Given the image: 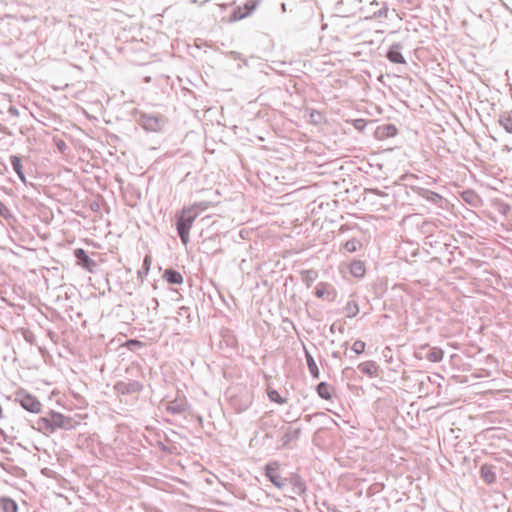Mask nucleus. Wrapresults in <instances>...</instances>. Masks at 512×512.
Wrapping results in <instances>:
<instances>
[{"label":"nucleus","instance_id":"obj_4","mask_svg":"<svg viewBox=\"0 0 512 512\" xmlns=\"http://www.w3.org/2000/svg\"><path fill=\"white\" fill-rule=\"evenodd\" d=\"M138 123L146 131L160 132L166 124V118L162 115L142 113Z\"/></svg>","mask_w":512,"mask_h":512},{"label":"nucleus","instance_id":"obj_13","mask_svg":"<svg viewBox=\"0 0 512 512\" xmlns=\"http://www.w3.org/2000/svg\"><path fill=\"white\" fill-rule=\"evenodd\" d=\"M258 3L254 0H248L243 6H238L232 13L231 18L234 21L244 19L249 16L257 7Z\"/></svg>","mask_w":512,"mask_h":512},{"label":"nucleus","instance_id":"obj_18","mask_svg":"<svg viewBox=\"0 0 512 512\" xmlns=\"http://www.w3.org/2000/svg\"><path fill=\"white\" fill-rule=\"evenodd\" d=\"M315 295L318 298H324L327 295V299L333 300L335 291L332 289L331 285L322 282L316 286Z\"/></svg>","mask_w":512,"mask_h":512},{"label":"nucleus","instance_id":"obj_23","mask_svg":"<svg viewBox=\"0 0 512 512\" xmlns=\"http://www.w3.org/2000/svg\"><path fill=\"white\" fill-rule=\"evenodd\" d=\"M332 390V386L327 382H320L316 387L317 394L324 400H330L332 398Z\"/></svg>","mask_w":512,"mask_h":512},{"label":"nucleus","instance_id":"obj_44","mask_svg":"<svg viewBox=\"0 0 512 512\" xmlns=\"http://www.w3.org/2000/svg\"><path fill=\"white\" fill-rule=\"evenodd\" d=\"M9 113H11L14 116H18V110L13 106L9 108Z\"/></svg>","mask_w":512,"mask_h":512},{"label":"nucleus","instance_id":"obj_5","mask_svg":"<svg viewBox=\"0 0 512 512\" xmlns=\"http://www.w3.org/2000/svg\"><path fill=\"white\" fill-rule=\"evenodd\" d=\"M252 401V393L245 388L240 389L237 394L230 396V404L238 413L247 410L252 404Z\"/></svg>","mask_w":512,"mask_h":512},{"label":"nucleus","instance_id":"obj_35","mask_svg":"<svg viewBox=\"0 0 512 512\" xmlns=\"http://www.w3.org/2000/svg\"><path fill=\"white\" fill-rule=\"evenodd\" d=\"M209 207H210V202L201 201V202H196L193 205L188 206L187 208H193V211H197L199 213V211H204V210L208 209Z\"/></svg>","mask_w":512,"mask_h":512},{"label":"nucleus","instance_id":"obj_43","mask_svg":"<svg viewBox=\"0 0 512 512\" xmlns=\"http://www.w3.org/2000/svg\"><path fill=\"white\" fill-rule=\"evenodd\" d=\"M331 355H332V357H333V358H335V359H339V360H340V359H341V357H342V356H341V353H340L339 351H333Z\"/></svg>","mask_w":512,"mask_h":512},{"label":"nucleus","instance_id":"obj_24","mask_svg":"<svg viewBox=\"0 0 512 512\" xmlns=\"http://www.w3.org/2000/svg\"><path fill=\"white\" fill-rule=\"evenodd\" d=\"M305 357H306V362H307L308 370H309L311 376L314 379H318L319 376H320L319 369L317 367V364H316L314 358L312 357V355L307 350H305Z\"/></svg>","mask_w":512,"mask_h":512},{"label":"nucleus","instance_id":"obj_3","mask_svg":"<svg viewBox=\"0 0 512 512\" xmlns=\"http://www.w3.org/2000/svg\"><path fill=\"white\" fill-rule=\"evenodd\" d=\"M388 6L386 2H378L377 0H362L360 10V18L374 19L387 17Z\"/></svg>","mask_w":512,"mask_h":512},{"label":"nucleus","instance_id":"obj_39","mask_svg":"<svg viewBox=\"0 0 512 512\" xmlns=\"http://www.w3.org/2000/svg\"><path fill=\"white\" fill-rule=\"evenodd\" d=\"M53 141L55 142V144H56V146H57L58 150H59L60 152H64V140H62L61 138H59V137L55 136V137L53 138Z\"/></svg>","mask_w":512,"mask_h":512},{"label":"nucleus","instance_id":"obj_6","mask_svg":"<svg viewBox=\"0 0 512 512\" xmlns=\"http://www.w3.org/2000/svg\"><path fill=\"white\" fill-rule=\"evenodd\" d=\"M15 400L21 405L22 408L31 412L38 413L41 410V403L39 400L33 396L32 394L26 392L25 390H19L16 392Z\"/></svg>","mask_w":512,"mask_h":512},{"label":"nucleus","instance_id":"obj_33","mask_svg":"<svg viewBox=\"0 0 512 512\" xmlns=\"http://www.w3.org/2000/svg\"><path fill=\"white\" fill-rule=\"evenodd\" d=\"M359 247H360V242H359V240H357L355 238L346 241L344 244V249L350 253L357 251V249Z\"/></svg>","mask_w":512,"mask_h":512},{"label":"nucleus","instance_id":"obj_21","mask_svg":"<svg viewBox=\"0 0 512 512\" xmlns=\"http://www.w3.org/2000/svg\"><path fill=\"white\" fill-rule=\"evenodd\" d=\"M163 278L170 284H182L183 276L180 272L174 269H166L163 273Z\"/></svg>","mask_w":512,"mask_h":512},{"label":"nucleus","instance_id":"obj_36","mask_svg":"<svg viewBox=\"0 0 512 512\" xmlns=\"http://www.w3.org/2000/svg\"><path fill=\"white\" fill-rule=\"evenodd\" d=\"M42 473L50 478H54L59 481V478L61 477L60 474H58L56 471H54L52 468L46 467L42 470Z\"/></svg>","mask_w":512,"mask_h":512},{"label":"nucleus","instance_id":"obj_16","mask_svg":"<svg viewBox=\"0 0 512 512\" xmlns=\"http://www.w3.org/2000/svg\"><path fill=\"white\" fill-rule=\"evenodd\" d=\"M358 369L365 375L370 378H374L378 376L379 366L375 361L369 360L362 362L358 365Z\"/></svg>","mask_w":512,"mask_h":512},{"label":"nucleus","instance_id":"obj_20","mask_svg":"<svg viewBox=\"0 0 512 512\" xmlns=\"http://www.w3.org/2000/svg\"><path fill=\"white\" fill-rule=\"evenodd\" d=\"M10 162H11V165H12V168L13 170L15 171V173L18 175V177L20 178V180L23 182V183H26V178H25V174H24V171H23V166H22V159L21 157L17 156V155H11L10 156Z\"/></svg>","mask_w":512,"mask_h":512},{"label":"nucleus","instance_id":"obj_26","mask_svg":"<svg viewBox=\"0 0 512 512\" xmlns=\"http://www.w3.org/2000/svg\"><path fill=\"white\" fill-rule=\"evenodd\" d=\"M350 273L354 277H363L365 274V265L362 261L355 260L350 265Z\"/></svg>","mask_w":512,"mask_h":512},{"label":"nucleus","instance_id":"obj_2","mask_svg":"<svg viewBox=\"0 0 512 512\" xmlns=\"http://www.w3.org/2000/svg\"><path fill=\"white\" fill-rule=\"evenodd\" d=\"M362 0H339L336 5L337 11L340 13L333 19V24L338 27L349 28L346 24L347 18L360 13Z\"/></svg>","mask_w":512,"mask_h":512},{"label":"nucleus","instance_id":"obj_45","mask_svg":"<svg viewBox=\"0 0 512 512\" xmlns=\"http://www.w3.org/2000/svg\"><path fill=\"white\" fill-rule=\"evenodd\" d=\"M128 344L129 345H137V346H141L142 345V343L140 341H138V340H129Z\"/></svg>","mask_w":512,"mask_h":512},{"label":"nucleus","instance_id":"obj_46","mask_svg":"<svg viewBox=\"0 0 512 512\" xmlns=\"http://www.w3.org/2000/svg\"><path fill=\"white\" fill-rule=\"evenodd\" d=\"M2 170H5V171H6V170H7V166H6V164H5L4 162L0 161V172H1Z\"/></svg>","mask_w":512,"mask_h":512},{"label":"nucleus","instance_id":"obj_22","mask_svg":"<svg viewBox=\"0 0 512 512\" xmlns=\"http://www.w3.org/2000/svg\"><path fill=\"white\" fill-rule=\"evenodd\" d=\"M18 505L17 503L9 497H1L0 498V512H17Z\"/></svg>","mask_w":512,"mask_h":512},{"label":"nucleus","instance_id":"obj_42","mask_svg":"<svg viewBox=\"0 0 512 512\" xmlns=\"http://www.w3.org/2000/svg\"><path fill=\"white\" fill-rule=\"evenodd\" d=\"M261 425H262V427H265V426H268V425H272V421H271V422H269V421H268V419H267V417H263V418L261 419Z\"/></svg>","mask_w":512,"mask_h":512},{"label":"nucleus","instance_id":"obj_17","mask_svg":"<svg viewBox=\"0 0 512 512\" xmlns=\"http://www.w3.org/2000/svg\"><path fill=\"white\" fill-rule=\"evenodd\" d=\"M480 476L483 479V481L487 484H494L497 479L494 466L489 464H483L480 467Z\"/></svg>","mask_w":512,"mask_h":512},{"label":"nucleus","instance_id":"obj_11","mask_svg":"<svg viewBox=\"0 0 512 512\" xmlns=\"http://www.w3.org/2000/svg\"><path fill=\"white\" fill-rule=\"evenodd\" d=\"M189 407V403L185 396L176 397L174 400L168 401L166 410L172 415L182 414Z\"/></svg>","mask_w":512,"mask_h":512},{"label":"nucleus","instance_id":"obj_7","mask_svg":"<svg viewBox=\"0 0 512 512\" xmlns=\"http://www.w3.org/2000/svg\"><path fill=\"white\" fill-rule=\"evenodd\" d=\"M265 476L279 489H284L287 485L286 478L280 474V464L277 461H270L265 465Z\"/></svg>","mask_w":512,"mask_h":512},{"label":"nucleus","instance_id":"obj_32","mask_svg":"<svg viewBox=\"0 0 512 512\" xmlns=\"http://www.w3.org/2000/svg\"><path fill=\"white\" fill-rule=\"evenodd\" d=\"M267 394L270 401L272 402H275L277 404H285L287 402V399L280 396V394L274 389H268Z\"/></svg>","mask_w":512,"mask_h":512},{"label":"nucleus","instance_id":"obj_30","mask_svg":"<svg viewBox=\"0 0 512 512\" xmlns=\"http://www.w3.org/2000/svg\"><path fill=\"white\" fill-rule=\"evenodd\" d=\"M317 272L314 270H304L301 272L302 281L309 287L317 278Z\"/></svg>","mask_w":512,"mask_h":512},{"label":"nucleus","instance_id":"obj_37","mask_svg":"<svg viewBox=\"0 0 512 512\" xmlns=\"http://www.w3.org/2000/svg\"><path fill=\"white\" fill-rule=\"evenodd\" d=\"M0 216H1V217H3V218H5V219H8V218H10V217H11V212H10V210H9V209L7 208V206H6L4 203H2L1 201H0Z\"/></svg>","mask_w":512,"mask_h":512},{"label":"nucleus","instance_id":"obj_29","mask_svg":"<svg viewBox=\"0 0 512 512\" xmlns=\"http://www.w3.org/2000/svg\"><path fill=\"white\" fill-rule=\"evenodd\" d=\"M344 311L347 317H355L359 313V306L356 301H348L344 307Z\"/></svg>","mask_w":512,"mask_h":512},{"label":"nucleus","instance_id":"obj_47","mask_svg":"<svg viewBox=\"0 0 512 512\" xmlns=\"http://www.w3.org/2000/svg\"><path fill=\"white\" fill-rule=\"evenodd\" d=\"M342 346L345 348L344 355L347 356L348 355V352H347L348 342H345Z\"/></svg>","mask_w":512,"mask_h":512},{"label":"nucleus","instance_id":"obj_14","mask_svg":"<svg viewBox=\"0 0 512 512\" xmlns=\"http://www.w3.org/2000/svg\"><path fill=\"white\" fill-rule=\"evenodd\" d=\"M403 45L401 43H393L386 53L387 59L395 64H406V60L401 53Z\"/></svg>","mask_w":512,"mask_h":512},{"label":"nucleus","instance_id":"obj_49","mask_svg":"<svg viewBox=\"0 0 512 512\" xmlns=\"http://www.w3.org/2000/svg\"><path fill=\"white\" fill-rule=\"evenodd\" d=\"M330 331H331V332H334V324H333V325H331V327H330Z\"/></svg>","mask_w":512,"mask_h":512},{"label":"nucleus","instance_id":"obj_27","mask_svg":"<svg viewBox=\"0 0 512 512\" xmlns=\"http://www.w3.org/2000/svg\"><path fill=\"white\" fill-rule=\"evenodd\" d=\"M498 123L507 133H512V117L509 114H501Z\"/></svg>","mask_w":512,"mask_h":512},{"label":"nucleus","instance_id":"obj_10","mask_svg":"<svg viewBox=\"0 0 512 512\" xmlns=\"http://www.w3.org/2000/svg\"><path fill=\"white\" fill-rule=\"evenodd\" d=\"M73 255L76 259V264L90 273H94L97 268L95 260L91 259L87 252L82 248L73 250Z\"/></svg>","mask_w":512,"mask_h":512},{"label":"nucleus","instance_id":"obj_9","mask_svg":"<svg viewBox=\"0 0 512 512\" xmlns=\"http://www.w3.org/2000/svg\"><path fill=\"white\" fill-rule=\"evenodd\" d=\"M143 384L137 380L118 381L114 385V390L121 395H132L140 393L143 390Z\"/></svg>","mask_w":512,"mask_h":512},{"label":"nucleus","instance_id":"obj_8","mask_svg":"<svg viewBox=\"0 0 512 512\" xmlns=\"http://www.w3.org/2000/svg\"><path fill=\"white\" fill-rule=\"evenodd\" d=\"M39 429L46 432L53 433L56 428L64 426V415L58 412L51 411L49 417H43L38 421Z\"/></svg>","mask_w":512,"mask_h":512},{"label":"nucleus","instance_id":"obj_28","mask_svg":"<svg viewBox=\"0 0 512 512\" xmlns=\"http://www.w3.org/2000/svg\"><path fill=\"white\" fill-rule=\"evenodd\" d=\"M419 194L421 197L432 203H438L442 200V197L438 193L430 190L421 189V192Z\"/></svg>","mask_w":512,"mask_h":512},{"label":"nucleus","instance_id":"obj_1","mask_svg":"<svg viewBox=\"0 0 512 512\" xmlns=\"http://www.w3.org/2000/svg\"><path fill=\"white\" fill-rule=\"evenodd\" d=\"M197 216V211L187 207H183L181 212L176 214L177 233L184 245H187L190 241L189 232Z\"/></svg>","mask_w":512,"mask_h":512},{"label":"nucleus","instance_id":"obj_25","mask_svg":"<svg viewBox=\"0 0 512 512\" xmlns=\"http://www.w3.org/2000/svg\"><path fill=\"white\" fill-rule=\"evenodd\" d=\"M425 357L430 362H440L444 357V352L441 348L433 347L429 349Z\"/></svg>","mask_w":512,"mask_h":512},{"label":"nucleus","instance_id":"obj_12","mask_svg":"<svg viewBox=\"0 0 512 512\" xmlns=\"http://www.w3.org/2000/svg\"><path fill=\"white\" fill-rule=\"evenodd\" d=\"M287 484L292 486V493L297 496H302L307 490L305 480L298 473H291L289 477H286Z\"/></svg>","mask_w":512,"mask_h":512},{"label":"nucleus","instance_id":"obj_34","mask_svg":"<svg viewBox=\"0 0 512 512\" xmlns=\"http://www.w3.org/2000/svg\"><path fill=\"white\" fill-rule=\"evenodd\" d=\"M366 344L362 340H356L351 349L353 352H355L357 355L362 354L365 351Z\"/></svg>","mask_w":512,"mask_h":512},{"label":"nucleus","instance_id":"obj_48","mask_svg":"<svg viewBox=\"0 0 512 512\" xmlns=\"http://www.w3.org/2000/svg\"><path fill=\"white\" fill-rule=\"evenodd\" d=\"M197 419H198V422H199L200 424H202V422H203L202 417H201V416H198V417H197Z\"/></svg>","mask_w":512,"mask_h":512},{"label":"nucleus","instance_id":"obj_41","mask_svg":"<svg viewBox=\"0 0 512 512\" xmlns=\"http://www.w3.org/2000/svg\"><path fill=\"white\" fill-rule=\"evenodd\" d=\"M149 266H150V259L148 256H146L144 259V263H143V267L146 269V273L149 270Z\"/></svg>","mask_w":512,"mask_h":512},{"label":"nucleus","instance_id":"obj_38","mask_svg":"<svg viewBox=\"0 0 512 512\" xmlns=\"http://www.w3.org/2000/svg\"><path fill=\"white\" fill-rule=\"evenodd\" d=\"M353 126L358 131H363L366 126V121L364 119H355L353 120Z\"/></svg>","mask_w":512,"mask_h":512},{"label":"nucleus","instance_id":"obj_31","mask_svg":"<svg viewBox=\"0 0 512 512\" xmlns=\"http://www.w3.org/2000/svg\"><path fill=\"white\" fill-rule=\"evenodd\" d=\"M462 198L465 202L469 203L470 205L475 206L477 202L479 201L478 195L471 190L464 191L462 193Z\"/></svg>","mask_w":512,"mask_h":512},{"label":"nucleus","instance_id":"obj_40","mask_svg":"<svg viewBox=\"0 0 512 512\" xmlns=\"http://www.w3.org/2000/svg\"><path fill=\"white\" fill-rule=\"evenodd\" d=\"M65 421H66V430L73 428L74 425L77 423L76 421L72 422V418L67 415H66Z\"/></svg>","mask_w":512,"mask_h":512},{"label":"nucleus","instance_id":"obj_15","mask_svg":"<svg viewBox=\"0 0 512 512\" xmlns=\"http://www.w3.org/2000/svg\"><path fill=\"white\" fill-rule=\"evenodd\" d=\"M398 130L394 124H384L378 126L375 131L376 138L382 140L385 138L394 137L397 134Z\"/></svg>","mask_w":512,"mask_h":512},{"label":"nucleus","instance_id":"obj_19","mask_svg":"<svg viewBox=\"0 0 512 512\" xmlns=\"http://www.w3.org/2000/svg\"><path fill=\"white\" fill-rule=\"evenodd\" d=\"M301 433L300 428L288 427L285 434L281 437L282 447H288L291 442L296 441Z\"/></svg>","mask_w":512,"mask_h":512}]
</instances>
